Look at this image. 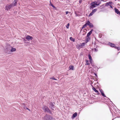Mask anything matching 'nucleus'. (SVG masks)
I'll list each match as a JSON object with an SVG mask.
<instances>
[{
    "mask_svg": "<svg viewBox=\"0 0 120 120\" xmlns=\"http://www.w3.org/2000/svg\"><path fill=\"white\" fill-rule=\"evenodd\" d=\"M42 109L45 112H47L51 114V112L49 108L47 106L44 105L42 107Z\"/></svg>",
    "mask_w": 120,
    "mask_h": 120,
    "instance_id": "nucleus-1",
    "label": "nucleus"
},
{
    "mask_svg": "<svg viewBox=\"0 0 120 120\" xmlns=\"http://www.w3.org/2000/svg\"><path fill=\"white\" fill-rule=\"evenodd\" d=\"M48 104L49 105V106L50 108L52 110H54V105L55 104L54 102H52L49 101V102H48Z\"/></svg>",
    "mask_w": 120,
    "mask_h": 120,
    "instance_id": "nucleus-2",
    "label": "nucleus"
},
{
    "mask_svg": "<svg viewBox=\"0 0 120 120\" xmlns=\"http://www.w3.org/2000/svg\"><path fill=\"white\" fill-rule=\"evenodd\" d=\"M10 46L9 47H6L5 49V52L7 53H9L10 50Z\"/></svg>",
    "mask_w": 120,
    "mask_h": 120,
    "instance_id": "nucleus-3",
    "label": "nucleus"
},
{
    "mask_svg": "<svg viewBox=\"0 0 120 120\" xmlns=\"http://www.w3.org/2000/svg\"><path fill=\"white\" fill-rule=\"evenodd\" d=\"M87 25H88L90 28L93 27L94 26L93 24L91 23L89 21H87L86 22Z\"/></svg>",
    "mask_w": 120,
    "mask_h": 120,
    "instance_id": "nucleus-4",
    "label": "nucleus"
},
{
    "mask_svg": "<svg viewBox=\"0 0 120 120\" xmlns=\"http://www.w3.org/2000/svg\"><path fill=\"white\" fill-rule=\"evenodd\" d=\"M108 45H110L111 47L114 48L115 49H116V47L115 44L110 42L108 43Z\"/></svg>",
    "mask_w": 120,
    "mask_h": 120,
    "instance_id": "nucleus-5",
    "label": "nucleus"
},
{
    "mask_svg": "<svg viewBox=\"0 0 120 120\" xmlns=\"http://www.w3.org/2000/svg\"><path fill=\"white\" fill-rule=\"evenodd\" d=\"M91 6L90 7V8H93L96 7V5L95 4V2H93L90 4Z\"/></svg>",
    "mask_w": 120,
    "mask_h": 120,
    "instance_id": "nucleus-6",
    "label": "nucleus"
},
{
    "mask_svg": "<svg viewBox=\"0 0 120 120\" xmlns=\"http://www.w3.org/2000/svg\"><path fill=\"white\" fill-rule=\"evenodd\" d=\"M13 7L11 4L9 5H7L6 6V8L7 10L10 9L12 7Z\"/></svg>",
    "mask_w": 120,
    "mask_h": 120,
    "instance_id": "nucleus-7",
    "label": "nucleus"
},
{
    "mask_svg": "<svg viewBox=\"0 0 120 120\" xmlns=\"http://www.w3.org/2000/svg\"><path fill=\"white\" fill-rule=\"evenodd\" d=\"M114 10L116 13L117 14L119 15L120 14V11L119 10L116 8H114Z\"/></svg>",
    "mask_w": 120,
    "mask_h": 120,
    "instance_id": "nucleus-8",
    "label": "nucleus"
},
{
    "mask_svg": "<svg viewBox=\"0 0 120 120\" xmlns=\"http://www.w3.org/2000/svg\"><path fill=\"white\" fill-rule=\"evenodd\" d=\"M43 118L45 120H49V116L46 115V116L44 117Z\"/></svg>",
    "mask_w": 120,
    "mask_h": 120,
    "instance_id": "nucleus-9",
    "label": "nucleus"
},
{
    "mask_svg": "<svg viewBox=\"0 0 120 120\" xmlns=\"http://www.w3.org/2000/svg\"><path fill=\"white\" fill-rule=\"evenodd\" d=\"M17 0H15L12 3L11 5H12L13 7L15 6L17 4Z\"/></svg>",
    "mask_w": 120,
    "mask_h": 120,
    "instance_id": "nucleus-10",
    "label": "nucleus"
},
{
    "mask_svg": "<svg viewBox=\"0 0 120 120\" xmlns=\"http://www.w3.org/2000/svg\"><path fill=\"white\" fill-rule=\"evenodd\" d=\"M26 38L27 40H32L33 39V38L32 37L30 36L29 35H28L26 37Z\"/></svg>",
    "mask_w": 120,
    "mask_h": 120,
    "instance_id": "nucleus-11",
    "label": "nucleus"
},
{
    "mask_svg": "<svg viewBox=\"0 0 120 120\" xmlns=\"http://www.w3.org/2000/svg\"><path fill=\"white\" fill-rule=\"evenodd\" d=\"M93 87L92 88V89L94 91H95L97 93V94H100V93L99 92H98V91L93 86Z\"/></svg>",
    "mask_w": 120,
    "mask_h": 120,
    "instance_id": "nucleus-12",
    "label": "nucleus"
},
{
    "mask_svg": "<svg viewBox=\"0 0 120 120\" xmlns=\"http://www.w3.org/2000/svg\"><path fill=\"white\" fill-rule=\"evenodd\" d=\"M93 30V29L91 30L87 33L86 36H87V37H89V36H90L92 34Z\"/></svg>",
    "mask_w": 120,
    "mask_h": 120,
    "instance_id": "nucleus-13",
    "label": "nucleus"
},
{
    "mask_svg": "<svg viewBox=\"0 0 120 120\" xmlns=\"http://www.w3.org/2000/svg\"><path fill=\"white\" fill-rule=\"evenodd\" d=\"M90 40V38L89 37H87L86 36V38L85 41L87 43Z\"/></svg>",
    "mask_w": 120,
    "mask_h": 120,
    "instance_id": "nucleus-14",
    "label": "nucleus"
},
{
    "mask_svg": "<svg viewBox=\"0 0 120 120\" xmlns=\"http://www.w3.org/2000/svg\"><path fill=\"white\" fill-rule=\"evenodd\" d=\"M77 112H75L72 115V118H75L77 116Z\"/></svg>",
    "mask_w": 120,
    "mask_h": 120,
    "instance_id": "nucleus-15",
    "label": "nucleus"
},
{
    "mask_svg": "<svg viewBox=\"0 0 120 120\" xmlns=\"http://www.w3.org/2000/svg\"><path fill=\"white\" fill-rule=\"evenodd\" d=\"M86 44V43L85 42H83L82 43L80 44V45H79V46L81 48H82V47L84 46Z\"/></svg>",
    "mask_w": 120,
    "mask_h": 120,
    "instance_id": "nucleus-16",
    "label": "nucleus"
},
{
    "mask_svg": "<svg viewBox=\"0 0 120 120\" xmlns=\"http://www.w3.org/2000/svg\"><path fill=\"white\" fill-rule=\"evenodd\" d=\"M16 50V49L15 48H14L13 47H11V49H10V51L11 52H15Z\"/></svg>",
    "mask_w": 120,
    "mask_h": 120,
    "instance_id": "nucleus-17",
    "label": "nucleus"
},
{
    "mask_svg": "<svg viewBox=\"0 0 120 120\" xmlns=\"http://www.w3.org/2000/svg\"><path fill=\"white\" fill-rule=\"evenodd\" d=\"M112 3L111 2H109L106 3L105 4L106 5V6H107L109 5L110 4H111Z\"/></svg>",
    "mask_w": 120,
    "mask_h": 120,
    "instance_id": "nucleus-18",
    "label": "nucleus"
},
{
    "mask_svg": "<svg viewBox=\"0 0 120 120\" xmlns=\"http://www.w3.org/2000/svg\"><path fill=\"white\" fill-rule=\"evenodd\" d=\"M49 5L52 6L53 8H55V7L52 4L51 0L50 1V4Z\"/></svg>",
    "mask_w": 120,
    "mask_h": 120,
    "instance_id": "nucleus-19",
    "label": "nucleus"
},
{
    "mask_svg": "<svg viewBox=\"0 0 120 120\" xmlns=\"http://www.w3.org/2000/svg\"><path fill=\"white\" fill-rule=\"evenodd\" d=\"M88 56L89 59L90 60V62H91V61H92V57H91V56L90 55V54H89Z\"/></svg>",
    "mask_w": 120,
    "mask_h": 120,
    "instance_id": "nucleus-20",
    "label": "nucleus"
},
{
    "mask_svg": "<svg viewBox=\"0 0 120 120\" xmlns=\"http://www.w3.org/2000/svg\"><path fill=\"white\" fill-rule=\"evenodd\" d=\"M49 120H55V118L52 117L51 116H49Z\"/></svg>",
    "mask_w": 120,
    "mask_h": 120,
    "instance_id": "nucleus-21",
    "label": "nucleus"
},
{
    "mask_svg": "<svg viewBox=\"0 0 120 120\" xmlns=\"http://www.w3.org/2000/svg\"><path fill=\"white\" fill-rule=\"evenodd\" d=\"M87 25L86 23L84 25H83L82 27L81 28V30H82L85 27H86Z\"/></svg>",
    "mask_w": 120,
    "mask_h": 120,
    "instance_id": "nucleus-22",
    "label": "nucleus"
},
{
    "mask_svg": "<svg viewBox=\"0 0 120 120\" xmlns=\"http://www.w3.org/2000/svg\"><path fill=\"white\" fill-rule=\"evenodd\" d=\"M70 39L72 41L74 42L75 41V39L74 38H73L72 37H70Z\"/></svg>",
    "mask_w": 120,
    "mask_h": 120,
    "instance_id": "nucleus-23",
    "label": "nucleus"
},
{
    "mask_svg": "<svg viewBox=\"0 0 120 120\" xmlns=\"http://www.w3.org/2000/svg\"><path fill=\"white\" fill-rule=\"evenodd\" d=\"M69 68H70L69 69L70 70H73V68H74V66H73L72 65H71L69 67Z\"/></svg>",
    "mask_w": 120,
    "mask_h": 120,
    "instance_id": "nucleus-24",
    "label": "nucleus"
},
{
    "mask_svg": "<svg viewBox=\"0 0 120 120\" xmlns=\"http://www.w3.org/2000/svg\"><path fill=\"white\" fill-rule=\"evenodd\" d=\"M92 50L94 52H97L98 51V50L96 49V48H94V49H92Z\"/></svg>",
    "mask_w": 120,
    "mask_h": 120,
    "instance_id": "nucleus-25",
    "label": "nucleus"
},
{
    "mask_svg": "<svg viewBox=\"0 0 120 120\" xmlns=\"http://www.w3.org/2000/svg\"><path fill=\"white\" fill-rule=\"evenodd\" d=\"M97 10V9H95L93 10L92 12L94 14L95 12H96Z\"/></svg>",
    "mask_w": 120,
    "mask_h": 120,
    "instance_id": "nucleus-26",
    "label": "nucleus"
},
{
    "mask_svg": "<svg viewBox=\"0 0 120 120\" xmlns=\"http://www.w3.org/2000/svg\"><path fill=\"white\" fill-rule=\"evenodd\" d=\"M101 94L102 95V96L105 97H106L105 95V94L104 92H103L102 93H101Z\"/></svg>",
    "mask_w": 120,
    "mask_h": 120,
    "instance_id": "nucleus-27",
    "label": "nucleus"
},
{
    "mask_svg": "<svg viewBox=\"0 0 120 120\" xmlns=\"http://www.w3.org/2000/svg\"><path fill=\"white\" fill-rule=\"evenodd\" d=\"M101 94L102 95V96L105 97H106L105 95V94L104 92H103L102 93H101Z\"/></svg>",
    "mask_w": 120,
    "mask_h": 120,
    "instance_id": "nucleus-28",
    "label": "nucleus"
},
{
    "mask_svg": "<svg viewBox=\"0 0 120 120\" xmlns=\"http://www.w3.org/2000/svg\"><path fill=\"white\" fill-rule=\"evenodd\" d=\"M94 13L92 12L89 15V17H90L92 16L93 14Z\"/></svg>",
    "mask_w": 120,
    "mask_h": 120,
    "instance_id": "nucleus-29",
    "label": "nucleus"
},
{
    "mask_svg": "<svg viewBox=\"0 0 120 120\" xmlns=\"http://www.w3.org/2000/svg\"><path fill=\"white\" fill-rule=\"evenodd\" d=\"M70 25V24L69 23H68L67 26H66V27L68 29L69 28V26Z\"/></svg>",
    "mask_w": 120,
    "mask_h": 120,
    "instance_id": "nucleus-30",
    "label": "nucleus"
},
{
    "mask_svg": "<svg viewBox=\"0 0 120 120\" xmlns=\"http://www.w3.org/2000/svg\"><path fill=\"white\" fill-rule=\"evenodd\" d=\"M94 2H95V5L98 6L100 4H98L97 3L96 1H94Z\"/></svg>",
    "mask_w": 120,
    "mask_h": 120,
    "instance_id": "nucleus-31",
    "label": "nucleus"
},
{
    "mask_svg": "<svg viewBox=\"0 0 120 120\" xmlns=\"http://www.w3.org/2000/svg\"><path fill=\"white\" fill-rule=\"evenodd\" d=\"M116 49H117L118 50H120V47H116Z\"/></svg>",
    "mask_w": 120,
    "mask_h": 120,
    "instance_id": "nucleus-32",
    "label": "nucleus"
},
{
    "mask_svg": "<svg viewBox=\"0 0 120 120\" xmlns=\"http://www.w3.org/2000/svg\"><path fill=\"white\" fill-rule=\"evenodd\" d=\"M51 79L55 80H57L56 79H55L54 77H52L51 78Z\"/></svg>",
    "mask_w": 120,
    "mask_h": 120,
    "instance_id": "nucleus-33",
    "label": "nucleus"
},
{
    "mask_svg": "<svg viewBox=\"0 0 120 120\" xmlns=\"http://www.w3.org/2000/svg\"><path fill=\"white\" fill-rule=\"evenodd\" d=\"M99 90L101 93H102L104 92L103 91L102 89H100Z\"/></svg>",
    "mask_w": 120,
    "mask_h": 120,
    "instance_id": "nucleus-34",
    "label": "nucleus"
},
{
    "mask_svg": "<svg viewBox=\"0 0 120 120\" xmlns=\"http://www.w3.org/2000/svg\"><path fill=\"white\" fill-rule=\"evenodd\" d=\"M89 62L87 61H86V65H89L90 64L89 63H88Z\"/></svg>",
    "mask_w": 120,
    "mask_h": 120,
    "instance_id": "nucleus-35",
    "label": "nucleus"
},
{
    "mask_svg": "<svg viewBox=\"0 0 120 120\" xmlns=\"http://www.w3.org/2000/svg\"><path fill=\"white\" fill-rule=\"evenodd\" d=\"M91 63V65L92 66H94V64H93V63H92L91 62H91H90Z\"/></svg>",
    "mask_w": 120,
    "mask_h": 120,
    "instance_id": "nucleus-36",
    "label": "nucleus"
},
{
    "mask_svg": "<svg viewBox=\"0 0 120 120\" xmlns=\"http://www.w3.org/2000/svg\"><path fill=\"white\" fill-rule=\"evenodd\" d=\"M69 13V12L68 11H66L65 12V13L66 15H67Z\"/></svg>",
    "mask_w": 120,
    "mask_h": 120,
    "instance_id": "nucleus-37",
    "label": "nucleus"
},
{
    "mask_svg": "<svg viewBox=\"0 0 120 120\" xmlns=\"http://www.w3.org/2000/svg\"><path fill=\"white\" fill-rule=\"evenodd\" d=\"M94 74L95 75V76L97 78L98 76H97V74H96L95 73H94Z\"/></svg>",
    "mask_w": 120,
    "mask_h": 120,
    "instance_id": "nucleus-38",
    "label": "nucleus"
},
{
    "mask_svg": "<svg viewBox=\"0 0 120 120\" xmlns=\"http://www.w3.org/2000/svg\"><path fill=\"white\" fill-rule=\"evenodd\" d=\"M82 0H80L79 1V3H81L82 2Z\"/></svg>",
    "mask_w": 120,
    "mask_h": 120,
    "instance_id": "nucleus-39",
    "label": "nucleus"
},
{
    "mask_svg": "<svg viewBox=\"0 0 120 120\" xmlns=\"http://www.w3.org/2000/svg\"><path fill=\"white\" fill-rule=\"evenodd\" d=\"M109 6H110V8H112L113 7H112V6H111V5H109Z\"/></svg>",
    "mask_w": 120,
    "mask_h": 120,
    "instance_id": "nucleus-40",
    "label": "nucleus"
},
{
    "mask_svg": "<svg viewBox=\"0 0 120 120\" xmlns=\"http://www.w3.org/2000/svg\"><path fill=\"white\" fill-rule=\"evenodd\" d=\"M101 1H103L104 0H101Z\"/></svg>",
    "mask_w": 120,
    "mask_h": 120,
    "instance_id": "nucleus-41",
    "label": "nucleus"
},
{
    "mask_svg": "<svg viewBox=\"0 0 120 120\" xmlns=\"http://www.w3.org/2000/svg\"><path fill=\"white\" fill-rule=\"evenodd\" d=\"M97 47H98V46H97L96 47V48H97Z\"/></svg>",
    "mask_w": 120,
    "mask_h": 120,
    "instance_id": "nucleus-42",
    "label": "nucleus"
},
{
    "mask_svg": "<svg viewBox=\"0 0 120 120\" xmlns=\"http://www.w3.org/2000/svg\"><path fill=\"white\" fill-rule=\"evenodd\" d=\"M27 109L28 110H29V109H28V108H27Z\"/></svg>",
    "mask_w": 120,
    "mask_h": 120,
    "instance_id": "nucleus-43",
    "label": "nucleus"
},
{
    "mask_svg": "<svg viewBox=\"0 0 120 120\" xmlns=\"http://www.w3.org/2000/svg\"><path fill=\"white\" fill-rule=\"evenodd\" d=\"M115 1H116V0H115Z\"/></svg>",
    "mask_w": 120,
    "mask_h": 120,
    "instance_id": "nucleus-44",
    "label": "nucleus"
},
{
    "mask_svg": "<svg viewBox=\"0 0 120 120\" xmlns=\"http://www.w3.org/2000/svg\"><path fill=\"white\" fill-rule=\"evenodd\" d=\"M113 120V119L112 120Z\"/></svg>",
    "mask_w": 120,
    "mask_h": 120,
    "instance_id": "nucleus-45",
    "label": "nucleus"
},
{
    "mask_svg": "<svg viewBox=\"0 0 120 120\" xmlns=\"http://www.w3.org/2000/svg\"><path fill=\"white\" fill-rule=\"evenodd\" d=\"M62 0V1H63V0Z\"/></svg>",
    "mask_w": 120,
    "mask_h": 120,
    "instance_id": "nucleus-46",
    "label": "nucleus"
}]
</instances>
